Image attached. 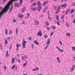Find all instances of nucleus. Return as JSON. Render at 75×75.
Segmentation results:
<instances>
[{
  "label": "nucleus",
  "instance_id": "obj_1",
  "mask_svg": "<svg viewBox=\"0 0 75 75\" xmlns=\"http://www.w3.org/2000/svg\"><path fill=\"white\" fill-rule=\"evenodd\" d=\"M37 4L39 6L38 8V11H40L41 10V6L42 4H41L40 3V2L39 1L38 2Z\"/></svg>",
  "mask_w": 75,
  "mask_h": 75
},
{
  "label": "nucleus",
  "instance_id": "obj_2",
  "mask_svg": "<svg viewBox=\"0 0 75 75\" xmlns=\"http://www.w3.org/2000/svg\"><path fill=\"white\" fill-rule=\"evenodd\" d=\"M27 41H25V40H24V38L23 40V42H22V46L23 48H25V45L26 44H27Z\"/></svg>",
  "mask_w": 75,
  "mask_h": 75
},
{
  "label": "nucleus",
  "instance_id": "obj_3",
  "mask_svg": "<svg viewBox=\"0 0 75 75\" xmlns=\"http://www.w3.org/2000/svg\"><path fill=\"white\" fill-rule=\"evenodd\" d=\"M50 39L49 38L48 39L47 42L46 43V45H47V46L45 48V49L46 50L47 48H48V46H49V45H50Z\"/></svg>",
  "mask_w": 75,
  "mask_h": 75
},
{
  "label": "nucleus",
  "instance_id": "obj_4",
  "mask_svg": "<svg viewBox=\"0 0 75 75\" xmlns=\"http://www.w3.org/2000/svg\"><path fill=\"white\" fill-rule=\"evenodd\" d=\"M75 64H73V65L71 68V69L70 70V72H72L73 71H74V69H75Z\"/></svg>",
  "mask_w": 75,
  "mask_h": 75
},
{
  "label": "nucleus",
  "instance_id": "obj_5",
  "mask_svg": "<svg viewBox=\"0 0 75 75\" xmlns=\"http://www.w3.org/2000/svg\"><path fill=\"white\" fill-rule=\"evenodd\" d=\"M37 35L38 36H39L40 37H41L42 36V32L41 31H39V32L37 34Z\"/></svg>",
  "mask_w": 75,
  "mask_h": 75
},
{
  "label": "nucleus",
  "instance_id": "obj_6",
  "mask_svg": "<svg viewBox=\"0 0 75 75\" xmlns=\"http://www.w3.org/2000/svg\"><path fill=\"white\" fill-rule=\"evenodd\" d=\"M16 47L17 48L16 50L18 51L19 50V47H21V45H19L18 44H16Z\"/></svg>",
  "mask_w": 75,
  "mask_h": 75
},
{
  "label": "nucleus",
  "instance_id": "obj_7",
  "mask_svg": "<svg viewBox=\"0 0 75 75\" xmlns=\"http://www.w3.org/2000/svg\"><path fill=\"white\" fill-rule=\"evenodd\" d=\"M67 4H62L61 5V6L62 7H64V8H65L67 7Z\"/></svg>",
  "mask_w": 75,
  "mask_h": 75
},
{
  "label": "nucleus",
  "instance_id": "obj_8",
  "mask_svg": "<svg viewBox=\"0 0 75 75\" xmlns=\"http://www.w3.org/2000/svg\"><path fill=\"white\" fill-rule=\"evenodd\" d=\"M18 17L20 18H22L23 17H24V15L21 14H18Z\"/></svg>",
  "mask_w": 75,
  "mask_h": 75
},
{
  "label": "nucleus",
  "instance_id": "obj_9",
  "mask_svg": "<svg viewBox=\"0 0 75 75\" xmlns=\"http://www.w3.org/2000/svg\"><path fill=\"white\" fill-rule=\"evenodd\" d=\"M31 9H32V10H33V11H36L37 10V7H34L33 8H32L31 7Z\"/></svg>",
  "mask_w": 75,
  "mask_h": 75
},
{
  "label": "nucleus",
  "instance_id": "obj_10",
  "mask_svg": "<svg viewBox=\"0 0 75 75\" xmlns=\"http://www.w3.org/2000/svg\"><path fill=\"white\" fill-rule=\"evenodd\" d=\"M14 6L15 7H19V4H18L16 3L14 4Z\"/></svg>",
  "mask_w": 75,
  "mask_h": 75
},
{
  "label": "nucleus",
  "instance_id": "obj_11",
  "mask_svg": "<svg viewBox=\"0 0 75 75\" xmlns=\"http://www.w3.org/2000/svg\"><path fill=\"white\" fill-rule=\"evenodd\" d=\"M34 43H35V44L36 45H39V43L37 40H35L34 41Z\"/></svg>",
  "mask_w": 75,
  "mask_h": 75
},
{
  "label": "nucleus",
  "instance_id": "obj_12",
  "mask_svg": "<svg viewBox=\"0 0 75 75\" xmlns=\"http://www.w3.org/2000/svg\"><path fill=\"white\" fill-rule=\"evenodd\" d=\"M6 57H8L9 56V54H8V51H7L6 54Z\"/></svg>",
  "mask_w": 75,
  "mask_h": 75
},
{
  "label": "nucleus",
  "instance_id": "obj_13",
  "mask_svg": "<svg viewBox=\"0 0 75 75\" xmlns=\"http://www.w3.org/2000/svg\"><path fill=\"white\" fill-rule=\"evenodd\" d=\"M69 11H70V10L68 9L67 10L66 12V14H67Z\"/></svg>",
  "mask_w": 75,
  "mask_h": 75
},
{
  "label": "nucleus",
  "instance_id": "obj_14",
  "mask_svg": "<svg viewBox=\"0 0 75 75\" xmlns=\"http://www.w3.org/2000/svg\"><path fill=\"white\" fill-rule=\"evenodd\" d=\"M56 20H57V21H59V16L58 15H57L56 17Z\"/></svg>",
  "mask_w": 75,
  "mask_h": 75
},
{
  "label": "nucleus",
  "instance_id": "obj_15",
  "mask_svg": "<svg viewBox=\"0 0 75 75\" xmlns=\"http://www.w3.org/2000/svg\"><path fill=\"white\" fill-rule=\"evenodd\" d=\"M35 24H37V25H38V24H39V21L36 20L35 21Z\"/></svg>",
  "mask_w": 75,
  "mask_h": 75
},
{
  "label": "nucleus",
  "instance_id": "obj_16",
  "mask_svg": "<svg viewBox=\"0 0 75 75\" xmlns=\"http://www.w3.org/2000/svg\"><path fill=\"white\" fill-rule=\"evenodd\" d=\"M36 6V3H34L31 5V6L33 7V6Z\"/></svg>",
  "mask_w": 75,
  "mask_h": 75
},
{
  "label": "nucleus",
  "instance_id": "obj_17",
  "mask_svg": "<svg viewBox=\"0 0 75 75\" xmlns=\"http://www.w3.org/2000/svg\"><path fill=\"white\" fill-rule=\"evenodd\" d=\"M8 34V30L7 29H5V34L6 35H7Z\"/></svg>",
  "mask_w": 75,
  "mask_h": 75
},
{
  "label": "nucleus",
  "instance_id": "obj_18",
  "mask_svg": "<svg viewBox=\"0 0 75 75\" xmlns=\"http://www.w3.org/2000/svg\"><path fill=\"white\" fill-rule=\"evenodd\" d=\"M15 61V59L14 58H12V63H14V62Z\"/></svg>",
  "mask_w": 75,
  "mask_h": 75
},
{
  "label": "nucleus",
  "instance_id": "obj_19",
  "mask_svg": "<svg viewBox=\"0 0 75 75\" xmlns=\"http://www.w3.org/2000/svg\"><path fill=\"white\" fill-rule=\"evenodd\" d=\"M27 64V62H26L25 63V64H23V67H25V66Z\"/></svg>",
  "mask_w": 75,
  "mask_h": 75
},
{
  "label": "nucleus",
  "instance_id": "obj_20",
  "mask_svg": "<svg viewBox=\"0 0 75 75\" xmlns=\"http://www.w3.org/2000/svg\"><path fill=\"white\" fill-rule=\"evenodd\" d=\"M25 7H24L22 8V13H24V11H25Z\"/></svg>",
  "mask_w": 75,
  "mask_h": 75
},
{
  "label": "nucleus",
  "instance_id": "obj_21",
  "mask_svg": "<svg viewBox=\"0 0 75 75\" xmlns=\"http://www.w3.org/2000/svg\"><path fill=\"white\" fill-rule=\"evenodd\" d=\"M18 28H16V35H17V34H18Z\"/></svg>",
  "mask_w": 75,
  "mask_h": 75
},
{
  "label": "nucleus",
  "instance_id": "obj_22",
  "mask_svg": "<svg viewBox=\"0 0 75 75\" xmlns=\"http://www.w3.org/2000/svg\"><path fill=\"white\" fill-rule=\"evenodd\" d=\"M66 35H67V36H69V37H70L71 36V34L70 33H68L66 34Z\"/></svg>",
  "mask_w": 75,
  "mask_h": 75
},
{
  "label": "nucleus",
  "instance_id": "obj_23",
  "mask_svg": "<svg viewBox=\"0 0 75 75\" xmlns=\"http://www.w3.org/2000/svg\"><path fill=\"white\" fill-rule=\"evenodd\" d=\"M23 0H20V4H19V5H20V6H21V4H22V3H23Z\"/></svg>",
  "mask_w": 75,
  "mask_h": 75
},
{
  "label": "nucleus",
  "instance_id": "obj_24",
  "mask_svg": "<svg viewBox=\"0 0 75 75\" xmlns=\"http://www.w3.org/2000/svg\"><path fill=\"white\" fill-rule=\"evenodd\" d=\"M61 9V7L59 6H58L57 10L58 11H59Z\"/></svg>",
  "mask_w": 75,
  "mask_h": 75
},
{
  "label": "nucleus",
  "instance_id": "obj_25",
  "mask_svg": "<svg viewBox=\"0 0 75 75\" xmlns=\"http://www.w3.org/2000/svg\"><path fill=\"white\" fill-rule=\"evenodd\" d=\"M47 7H46L44 9V11H43V12L44 13H45V11H46V10H47Z\"/></svg>",
  "mask_w": 75,
  "mask_h": 75
},
{
  "label": "nucleus",
  "instance_id": "obj_26",
  "mask_svg": "<svg viewBox=\"0 0 75 75\" xmlns=\"http://www.w3.org/2000/svg\"><path fill=\"white\" fill-rule=\"evenodd\" d=\"M74 9H71V11H70V13L72 14V13H74Z\"/></svg>",
  "mask_w": 75,
  "mask_h": 75
},
{
  "label": "nucleus",
  "instance_id": "obj_27",
  "mask_svg": "<svg viewBox=\"0 0 75 75\" xmlns=\"http://www.w3.org/2000/svg\"><path fill=\"white\" fill-rule=\"evenodd\" d=\"M50 11H48V19H49L50 20H51V18H50V14H49V12Z\"/></svg>",
  "mask_w": 75,
  "mask_h": 75
},
{
  "label": "nucleus",
  "instance_id": "obj_28",
  "mask_svg": "<svg viewBox=\"0 0 75 75\" xmlns=\"http://www.w3.org/2000/svg\"><path fill=\"white\" fill-rule=\"evenodd\" d=\"M57 59L58 61V62L59 63H60V61L59 60V57H57Z\"/></svg>",
  "mask_w": 75,
  "mask_h": 75
},
{
  "label": "nucleus",
  "instance_id": "obj_29",
  "mask_svg": "<svg viewBox=\"0 0 75 75\" xmlns=\"http://www.w3.org/2000/svg\"><path fill=\"white\" fill-rule=\"evenodd\" d=\"M52 28L54 30H55V28H56V27L54 26H52Z\"/></svg>",
  "mask_w": 75,
  "mask_h": 75
},
{
  "label": "nucleus",
  "instance_id": "obj_30",
  "mask_svg": "<svg viewBox=\"0 0 75 75\" xmlns=\"http://www.w3.org/2000/svg\"><path fill=\"white\" fill-rule=\"evenodd\" d=\"M54 33V32H52L50 34V37H52V35H53V34Z\"/></svg>",
  "mask_w": 75,
  "mask_h": 75
},
{
  "label": "nucleus",
  "instance_id": "obj_31",
  "mask_svg": "<svg viewBox=\"0 0 75 75\" xmlns=\"http://www.w3.org/2000/svg\"><path fill=\"white\" fill-rule=\"evenodd\" d=\"M56 7H57V6H53V8L54 10H56Z\"/></svg>",
  "mask_w": 75,
  "mask_h": 75
},
{
  "label": "nucleus",
  "instance_id": "obj_32",
  "mask_svg": "<svg viewBox=\"0 0 75 75\" xmlns=\"http://www.w3.org/2000/svg\"><path fill=\"white\" fill-rule=\"evenodd\" d=\"M0 49L1 50H3V46H2V45H1V44L0 45Z\"/></svg>",
  "mask_w": 75,
  "mask_h": 75
},
{
  "label": "nucleus",
  "instance_id": "obj_33",
  "mask_svg": "<svg viewBox=\"0 0 75 75\" xmlns=\"http://www.w3.org/2000/svg\"><path fill=\"white\" fill-rule=\"evenodd\" d=\"M71 48H72V50L73 51H75V46H73V47H72Z\"/></svg>",
  "mask_w": 75,
  "mask_h": 75
},
{
  "label": "nucleus",
  "instance_id": "obj_34",
  "mask_svg": "<svg viewBox=\"0 0 75 75\" xmlns=\"http://www.w3.org/2000/svg\"><path fill=\"white\" fill-rule=\"evenodd\" d=\"M5 45H6V44H8V42L7 41V40H6V39L5 40Z\"/></svg>",
  "mask_w": 75,
  "mask_h": 75
},
{
  "label": "nucleus",
  "instance_id": "obj_35",
  "mask_svg": "<svg viewBox=\"0 0 75 75\" xmlns=\"http://www.w3.org/2000/svg\"><path fill=\"white\" fill-rule=\"evenodd\" d=\"M12 33V30L11 29L9 31V35H11Z\"/></svg>",
  "mask_w": 75,
  "mask_h": 75
},
{
  "label": "nucleus",
  "instance_id": "obj_36",
  "mask_svg": "<svg viewBox=\"0 0 75 75\" xmlns=\"http://www.w3.org/2000/svg\"><path fill=\"white\" fill-rule=\"evenodd\" d=\"M61 18L63 20V21H64V16H62V17H61Z\"/></svg>",
  "mask_w": 75,
  "mask_h": 75
},
{
  "label": "nucleus",
  "instance_id": "obj_37",
  "mask_svg": "<svg viewBox=\"0 0 75 75\" xmlns=\"http://www.w3.org/2000/svg\"><path fill=\"white\" fill-rule=\"evenodd\" d=\"M47 37H48V35H45V38H47Z\"/></svg>",
  "mask_w": 75,
  "mask_h": 75
},
{
  "label": "nucleus",
  "instance_id": "obj_38",
  "mask_svg": "<svg viewBox=\"0 0 75 75\" xmlns=\"http://www.w3.org/2000/svg\"><path fill=\"white\" fill-rule=\"evenodd\" d=\"M45 24L46 25H47V26H48V25H49V23H48V22H46Z\"/></svg>",
  "mask_w": 75,
  "mask_h": 75
},
{
  "label": "nucleus",
  "instance_id": "obj_39",
  "mask_svg": "<svg viewBox=\"0 0 75 75\" xmlns=\"http://www.w3.org/2000/svg\"><path fill=\"white\" fill-rule=\"evenodd\" d=\"M35 70L36 71H38V70H39V68H38V67H36Z\"/></svg>",
  "mask_w": 75,
  "mask_h": 75
},
{
  "label": "nucleus",
  "instance_id": "obj_40",
  "mask_svg": "<svg viewBox=\"0 0 75 75\" xmlns=\"http://www.w3.org/2000/svg\"><path fill=\"white\" fill-rule=\"evenodd\" d=\"M57 24L58 25H59V21H57Z\"/></svg>",
  "mask_w": 75,
  "mask_h": 75
},
{
  "label": "nucleus",
  "instance_id": "obj_41",
  "mask_svg": "<svg viewBox=\"0 0 75 75\" xmlns=\"http://www.w3.org/2000/svg\"><path fill=\"white\" fill-rule=\"evenodd\" d=\"M47 3V1H46L43 3V4L45 6V5Z\"/></svg>",
  "mask_w": 75,
  "mask_h": 75
},
{
  "label": "nucleus",
  "instance_id": "obj_42",
  "mask_svg": "<svg viewBox=\"0 0 75 75\" xmlns=\"http://www.w3.org/2000/svg\"><path fill=\"white\" fill-rule=\"evenodd\" d=\"M34 44L33 43V44H32V48H34Z\"/></svg>",
  "mask_w": 75,
  "mask_h": 75
},
{
  "label": "nucleus",
  "instance_id": "obj_43",
  "mask_svg": "<svg viewBox=\"0 0 75 75\" xmlns=\"http://www.w3.org/2000/svg\"><path fill=\"white\" fill-rule=\"evenodd\" d=\"M59 51H60V52H63V51H64V50H61L60 49H59Z\"/></svg>",
  "mask_w": 75,
  "mask_h": 75
},
{
  "label": "nucleus",
  "instance_id": "obj_44",
  "mask_svg": "<svg viewBox=\"0 0 75 75\" xmlns=\"http://www.w3.org/2000/svg\"><path fill=\"white\" fill-rule=\"evenodd\" d=\"M66 27H69V25L68 24H67L66 25Z\"/></svg>",
  "mask_w": 75,
  "mask_h": 75
},
{
  "label": "nucleus",
  "instance_id": "obj_45",
  "mask_svg": "<svg viewBox=\"0 0 75 75\" xmlns=\"http://www.w3.org/2000/svg\"><path fill=\"white\" fill-rule=\"evenodd\" d=\"M27 15L28 18H29V17L30 16V14H29V13H28L27 14Z\"/></svg>",
  "mask_w": 75,
  "mask_h": 75
},
{
  "label": "nucleus",
  "instance_id": "obj_46",
  "mask_svg": "<svg viewBox=\"0 0 75 75\" xmlns=\"http://www.w3.org/2000/svg\"><path fill=\"white\" fill-rule=\"evenodd\" d=\"M7 69V68H6V67L5 66L4 67V70H6Z\"/></svg>",
  "mask_w": 75,
  "mask_h": 75
},
{
  "label": "nucleus",
  "instance_id": "obj_47",
  "mask_svg": "<svg viewBox=\"0 0 75 75\" xmlns=\"http://www.w3.org/2000/svg\"><path fill=\"white\" fill-rule=\"evenodd\" d=\"M59 43L60 44V45H62V42H61V41H60Z\"/></svg>",
  "mask_w": 75,
  "mask_h": 75
},
{
  "label": "nucleus",
  "instance_id": "obj_48",
  "mask_svg": "<svg viewBox=\"0 0 75 75\" xmlns=\"http://www.w3.org/2000/svg\"><path fill=\"white\" fill-rule=\"evenodd\" d=\"M59 11L57 10V11L56 12V14H58L59 13Z\"/></svg>",
  "mask_w": 75,
  "mask_h": 75
},
{
  "label": "nucleus",
  "instance_id": "obj_49",
  "mask_svg": "<svg viewBox=\"0 0 75 75\" xmlns=\"http://www.w3.org/2000/svg\"><path fill=\"white\" fill-rule=\"evenodd\" d=\"M16 67V65H14L12 67V69H13V68H14V67Z\"/></svg>",
  "mask_w": 75,
  "mask_h": 75
},
{
  "label": "nucleus",
  "instance_id": "obj_50",
  "mask_svg": "<svg viewBox=\"0 0 75 75\" xmlns=\"http://www.w3.org/2000/svg\"><path fill=\"white\" fill-rule=\"evenodd\" d=\"M47 28L48 31H49L50 30V28L47 27Z\"/></svg>",
  "mask_w": 75,
  "mask_h": 75
},
{
  "label": "nucleus",
  "instance_id": "obj_51",
  "mask_svg": "<svg viewBox=\"0 0 75 75\" xmlns=\"http://www.w3.org/2000/svg\"><path fill=\"white\" fill-rule=\"evenodd\" d=\"M13 22H14V23H16V21L15 19H13Z\"/></svg>",
  "mask_w": 75,
  "mask_h": 75
},
{
  "label": "nucleus",
  "instance_id": "obj_52",
  "mask_svg": "<svg viewBox=\"0 0 75 75\" xmlns=\"http://www.w3.org/2000/svg\"><path fill=\"white\" fill-rule=\"evenodd\" d=\"M24 57H21V59L22 60H24Z\"/></svg>",
  "mask_w": 75,
  "mask_h": 75
},
{
  "label": "nucleus",
  "instance_id": "obj_53",
  "mask_svg": "<svg viewBox=\"0 0 75 75\" xmlns=\"http://www.w3.org/2000/svg\"><path fill=\"white\" fill-rule=\"evenodd\" d=\"M7 1V0H4L3 1V2H4V3H5V2H6V1Z\"/></svg>",
  "mask_w": 75,
  "mask_h": 75
},
{
  "label": "nucleus",
  "instance_id": "obj_54",
  "mask_svg": "<svg viewBox=\"0 0 75 75\" xmlns=\"http://www.w3.org/2000/svg\"><path fill=\"white\" fill-rule=\"evenodd\" d=\"M36 71V70L35 69H33L32 70V71Z\"/></svg>",
  "mask_w": 75,
  "mask_h": 75
},
{
  "label": "nucleus",
  "instance_id": "obj_55",
  "mask_svg": "<svg viewBox=\"0 0 75 75\" xmlns=\"http://www.w3.org/2000/svg\"><path fill=\"white\" fill-rule=\"evenodd\" d=\"M3 8L2 7H0V10H2Z\"/></svg>",
  "mask_w": 75,
  "mask_h": 75
},
{
  "label": "nucleus",
  "instance_id": "obj_56",
  "mask_svg": "<svg viewBox=\"0 0 75 75\" xmlns=\"http://www.w3.org/2000/svg\"><path fill=\"white\" fill-rule=\"evenodd\" d=\"M34 1V0H31V2L33 3Z\"/></svg>",
  "mask_w": 75,
  "mask_h": 75
},
{
  "label": "nucleus",
  "instance_id": "obj_57",
  "mask_svg": "<svg viewBox=\"0 0 75 75\" xmlns=\"http://www.w3.org/2000/svg\"><path fill=\"white\" fill-rule=\"evenodd\" d=\"M25 58H27V57L26 55L25 56Z\"/></svg>",
  "mask_w": 75,
  "mask_h": 75
},
{
  "label": "nucleus",
  "instance_id": "obj_58",
  "mask_svg": "<svg viewBox=\"0 0 75 75\" xmlns=\"http://www.w3.org/2000/svg\"><path fill=\"white\" fill-rule=\"evenodd\" d=\"M20 59H19V60H18V62H20Z\"/></svg>",
  "mask_w": 75,
  "mask_h": 75
},
{
  "label": "nucleus",
  "instance_id": "obj_59",
  "mask_svg": "<svg viewBox=\"0 0 75 75\" xmlns=\"http://www.w3.org/2000/svg\"><path fill=\"white\" fill-rule=\"evenodd\" d=\"M8 40H10V37H8Z\"/></svg>",
  "mask_w": 75,
  "mask_h": 75
},
{
  "label": "nucleus",
  "instance_id": "obj_60",
  "mask_svg": "<svg viewBox=\"0 0 75 75\" xmlns=\"http://www.w3.org/2000/svg\"><path fill=\"white\" fill-rule=\"evenodd\" d=\"M44 16L43 15H41V17L42 18H43Z\"/></svg>",
  "mask_w": 75,
  "mask_h": 75
},
{
  "label": "nucleus",
  "instance_id": "obj_61",
  "mask_svg": "<svg viewBox=\"0 0 75 75\" xmlns=\"http://www.w3.org/2000/svg\"><path fill=\"white\" fill-rule=\"evenodd\" d=\"M28 40H31V38H28Z\"/></svg>",
  "mask_w": 75,
  "mask_h": 75
},
{
  "label": "nucleus",
  "instance_id": "obj_62",
  "mask_svg": "<svg viewBox=\"0 0 75 75\" xmlns=\"http://www.w3.org/2000/svg\"><path fill=\"white\" fill-rule=\"evenodd\" d=\"M56 48H57V49H58L59 50V49H60L58 47H57Z\"/></svg>",
  "mask_w": 75,
  "mask_h": 75
},
{
  "label": "nucleus",
  "instance_id": "obj_63",
  "mask_svg": "<svg viewBox=\"0 0 75 75\" xmlns=\"http://www.w3.org/2000/svg\"><path fill=\"white\" fill-rule=\"evenodd\" d=\"M73 22H74V23H75V19L74 20Z\"/></svg>",
  "mask_w": 75,
  "mask_h": 75
},
{
  "label": "nucleus",
  "instance_id": "obj_64",
  "mask_svg": "<svg viewBox=\"0 0 75 75\" xmlns=\"http://www.w3.org/2000/svg\"><path fill=\"white\" fill-rule=\"evenodd\" d=\"M38 75H42V74H38Z\"/></svg>",
  "mask_w": 75,
  "mask_h": 75
}]
</instances>
